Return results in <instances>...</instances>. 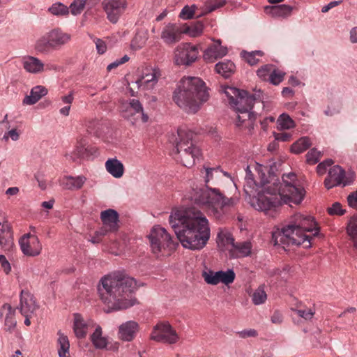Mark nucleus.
I'll use <instances>...</instances> for the list:
<instances>
[{
  "instance_id": "f257e3e1",
  "label": "nucleus",
  "mask_w": 357,
  "mask_h": 357,
  "mask_svg": "<svg viewBox=\"0 0 357 357\" xmlns=\"http://www.w3.org/2000/svg\"><path fill=\"white\" fill-rule=\"evenodd\" d=\"M169 224L183 248L199 250L210 238L208 220L195 207L176 210L169 215Z\"/></svg>"
},
{
  "instance_id": "f03ea898",
  "label": "nucleus",
  "mask_w": 357,
  "mask_h": 357,
  "mask_svg": "<svg viewBox=\"0 0 357 357\" xmlns=\"http://www.w3.org/2000/svg\"><path fill=\"white\" fill-rule=\"evenodd\" d=\"M296 175L289 173L282 176L283 183L277 181L265 188L262 193L252 199V206L258 211H275L282 204L291 203L299 204L303 201L305 190L302 187H296L294 184Z\"/></svg>"
},
{
  "instance_id": "7ed1b4c3",
  "label": "nucleus",
  "mask_w": 357,
  "mask_h": 357,
  "mask_svg": "<svg viewBox=\"0 0 357 357\" xmlns=\"http://www.w3.org/2000/svg\"><path fill=\"white\" fill-rule=\"evenodd\" d=\"M136 289V280L122 272L104 276L98 285L100 298L109 308L107 312L133 306L137 301L132 296Z\"/></svg>"
},
{
  "instance_id": "20e7f679",
  "label": "nucleus",
  "mask_w": 357,
  "mask_h": 357,
  "mask_svg": "<svg viewBox=\"0 0 357 357\" xmlns=\"http://www.w3.org/2000/svg\"><path fill=\"white\" fill-rule=\"evenodd\" d=\"M313 231V236H317L319 228L314 218L310 215L296 213L287 226L273 233L272 238L275 245H282L283 248L290 245H303L307 248L311 246L312 237L305 232Z\"/></svg>"
},
{
  "instance_id": "39448f33",
  "label": "nucleus",
  "mask_w": 357,
  "mask_h": 357,
  "mask_svg": "<svg viewBox=\"0 0 357 357\" xmlns=\"http://www.w3.org/2000/svg\"><path fill=\"white\" fill-rule=\"evenodd\" d=\"M209 98L205 83L199 77H183L174 91L175 103L188 113H196Z\"/></svg>"
},
{
  "instance_id": "423d86ee",
  "label": "nucleus",
  "mask_w": 357,
  "mask_h": 357,
  "mask_svg": "<svg viewBox=\"0 0 357 357\" xmlns=\"http://www.w3.org/2000/svg\"><path fill=\"white\" fill-rule=\"evenodd\" d=\"M192 199L196 204L205 206L218 220L223 219L227 211L239 201L237 197L228 198L218 188L208 185L204 189L197 190Z\"/></svg>"
},
{
  "instance_id": "0eeeda50",
  "label": "nucleus",
  "mask_w": 357,
  "mask_h": 357,
  "mask_svg": "<svg viewBox=\"0 0 357 357\" xmlns=\"http://www.w3.org/2000/svg\"><path fill=\"white\" fill-rule=\"evenodd\" d=\"M195 134L186 128H178L176 133L169 137V141L174 147L172 151L174 158L183 166L191 167L196 158L201 155V150L195 144Z\"/></svg>"
},
{
  "instance_id": "6e6552de",
  "label": "nucleus",
  "mask_w": 357,
  "mask_h": 357,
  "mask_svg": "<svg viewBox=\"0 0 357 357\" xmlns=\"http://www.w3.org/2000/svg\"><path fill=\"white\" fill-rule=\"evenodd\" d=\"M71 36L59 29H54L39 38L35 44V50L41 54H48L51 50H59L68 43Z\"/></svg>"
},
{
  "instance_id": "1a4fd4ad",
  "label": "nucleus",
  "mask_w": 357,
  "mask_h": 357,
  "mask_svg": "<svg viewBox=\"0 0 357 357\" xmlns=\"http://www.w3.org/2000/svg\"><path fill=\"white\" fill-rule=\"evenodd\" d=\"M225 93L228 98L229 105L235 109H252L255 101H261L262 92L261 90L255 94H248L246 91L239 90L234 87H227Z\"/></svg>"
},
{
  "instance_id": "9d476101",
  "label": "nucleus",
  "mask_w": 357,
  "mask_h": 357,
  "mask_svg": "<svg viewBox=\"0 0 357 357\" xmlns=\"http://www.w3.org/2000/svg\"><path fill=\"white\" fill-rule=\"evenodd\" d=\"M152 252L158 255L163 253L165 250L171 251L176 248L178 245L174 243L172 236L167 232L166 229L160 226H155L149 235Z\"/></svg>"
},
{
  "instance_id": "9b49d317",
  "label": "nucleus",
  "mask_w": 357,
  "mask_h": 357,
  "mask_svg": "<svg viewBox=\"0 0 357 357\" xmlns=\"http://www.w3.org/2000/svg\"><path fill=\"white\" fill-rule=\"evenodd\" d=\"M151 340L158 342L173 344L179 340V336L167 321L158 323L153 328Z\"/></svg>"
},
{
  "instance_id": "f8f14e48",
  "label": "nucleus",
  "mask_w": 357,
  "mask_h": 357,
  "mask_svg": "<svg viewBox=\"0 0 357 357\" xmlns=\"http://www.w3.org/2000/svg\"><path fill=\"white\" fill-rule=\"evenodd\" d=\"M199 51L195 45L183 43L174 50V62L177 66H189L197 60Z\"/></svg>"
},
{
  "instance_id": "ddd939ff",
  "label": "nucleus",
  "mask_w": 357,
  "mask_h": 357,
  "mask_svg": "<svg viewBox=\"0 0 357 357\" xmlns=\"http://www.w3.org/2000/svg\"><path fill=\"white\" fill-rule=\"evenodd\" d=\"M355 178L354 172H348L339 165L332 167L328 173V176L324 180V185L327 189H331L335 186H346L351 184Z\"/></svg>"
},
{
  "instance_id": "4468645a",
  "label": "nucleus",
  "mask_w": 357,
  "mask_h": 357,
  "mask_svg": "<svg viewBox=\"0 0 357 357\" xmlns=\"http://www.w3.org/2000/svg\"><path fill=\"white\" fill-rule=\"evenodd\" d=\"M120 111L125 119L140 116L143 123L149 121V116L144 112L142 104L138 99H129L121 103Z\"/></svg>"
},
{
  "instance_id": "2eb2a0df",
  "label": "nucleus",
  "mask_w": 357,
  "mask_h": 357,
  "mask_svg": "<svg viewBox=\"0 0 357 357\" xmlns=\"http://www.w3.org/2000/svg\"><path fill=\"white\" fill-rule=\"evenodd\" d=\"M127 0H103L102 8L108 20L116 24L128 8Z\"/></svg>"
},
{
  "instance_id": "dca6fc26",
  "label": "nucleus",
  "mask_w": 357,
  "mask_h": 357,
  "mask_svg": "<svg viewBox=\"0 0 357 357\" xmlns=\"http://www.w3.org/2000/svg\"><path fill=\"white\" fill-rule=\"evenodd\" d=\"M202 277L208 284L217 285L220 282L229 285L231 284L236 278V274L232 269H228L227 271H213L208 270L202 273Z\"/></svg>"
},
{
  "instance_id": "f3484780",
  "label": "nucleus",
  "mask_w": 357,
  "mask_h": 357,
  "mask_svg": "<svg viewBox=\"0 0 357 357\" xmlns=\"http://www.w3.org/2000/svg\"><path fill=\"white\" fill-rule=\"evenodd\" d=\"M104 229L96 232L97 235H105L107 232H115L119 229V215L116 211L107 209L100 213Z\"/></svg>"
},
{
  "instance_id": "a211bd4d",
  "label": "nucleus",
  "mask_w": 357,
  "mask_h": 357,
  "mask_svg": "<svg viewBox=\"0 0 357 357\" xmlns=\"http://www.w3.org/2000/svg\"><path fill=\"white\" fill-rule=\"evenodd\" d=\"M21 250L24 255L38 256L42 250V245L38 238L31 234L24 235L19 241Z\"/></svg>"
},
{
  "instance_id": "6ab92c4d",
  "label": "nucleus",
  "mask_w": 357,
  "mask_h": 357,
  "mask_svg": "<svg viewBox=\"0 0 357 357\" xmlns=\"http://www.w3.org/2000/svg\"><path fill=\"white\" fill-rule=\"evenodd\" d=\"M183 34L181 26L175 23H168L162 28L160 38L167 45L173 46L181 40Z\"/></svg>"
},
{
  "instance_id": "aec40b11",
  "label": "nucleus",
  "mask_w": 357,
  "mask_h": 357,
  "mask_svg": "<svg viewBox=\"0 0 357 357\" xmlns=\"http://www.w3.org/2000/svg\"><path fill=\"white\" fill-rule=\"evenodd\" d=\"M17 308L22 314H33L38 309V305L33 295L28 291L22 290L20 303Z\"/></svg>"
},
{
  "instance_id": "412c9836",
  "label": "nucleus",
  "mask_w": 357,
  "mask_h": 357,
  "mask_svg": "<svg viewBox=\"0 0 357 357\" xmlns=\"http://www.w3.org/2000/svg\"><path fill=\"white\" fill-rule=\"evenodd\" d=\"M227 52V47L222 46L221 40H217L215 43L210 45L204 51L203 58L208 63H213L217 59L225 56Z\"/></svg>"
},
{
  "instance_id": "4be33fe9",
  "label": "nucleus",
  "mask_w": 357,
  "mask_h": 357,
  "mask_svg": "<svg viewBox=\"0 0 357 357\" xmlns=\"http://www.w3.org/2000/svg\"><path fill=\"white\" fill-rule=\"evenodd\" d=\"M139 329L138 324L135 321H128L119 328V337L123 341H132Z\"/></svg>"
},
{
  "instance_id": "5701e85b",
  "label": "nucleus",
  "mask_w": 357,
  "mask_h": 357,
  "mask_svg": "<svg viewBox=\"0 0 357 357\" xmlns=\"http://www.w3.org/2000/svg\"><path fill=\"white\" fill-rule=\"evenodd\" d=\"M15 314V308L12 307V306L8 303L3 305L0 310V316L5 317L4 324L6 327V330L9 332H12L17 324Z\"/></svg>"
},
{
  "instance_id": "b1692460",
  "label": "nucleus",
  "mask_w": 357,
  "mask_h": 357,
  "mask_svg": "<svg viewBox=\"0 0 357 357\" xmlns=\"http://www.w3.org/2000/svg\"><path fill=\"white\" fill-rule=\"evenodd\" d=\"M251 110L252 109H248L235 110L237 114V126L240 127L244 126L245 127L250 128V129L253 128L254 123L256 120V115Z\"/></svg>"
},
{
  "instance_id": "393cba45",
  "label": "nucleus",
  "mask_w": 357,
  "mask_h": 357,
  "mask_svg": "<svg viewBox=\"0 0 357 357\" xmlns=\"http://www.w3.org/2000/svg\"><path fill=\"white\" fill-rule=\"evenodd\" d=\"M148 71V73L143 74L139 79L136 80L135 84L138 88L149 90L152 89L158 82V72L154 69H151Z\"/></svg>"
},
{
  "instance_id": "a878e982",
  "label": "nucleus",
  "mask_w": 357,
  "mask_h": 357,
  "mask_svg": "<svg viewBox=\"0 0 357 357\" xmlns=\"http://www.w3.org/2000/svg\"><path fill=\"white\" fill-rule=\"evenodd\" d=\"M86 180V178L83 175L77 176H65L62 179L61 185L68 190H79L83 187Z\"/></svg>"
},
{
  "instance_id": "bb28decb",
  "label": "nucleus",
  "mask_w": 357,
  "mask_h": 357,
  "mask_svg": "<svg viewBox=\"0 0 357 357\" xmlns=\"http://www.w3.org/2000/svg\"><path fill=\"white\" fill-rule=\"evenodd\" d=\"M23 67L27 72L36 74L43 71L44 63L36 57L28 56L23 59Z\"/></svg>"
},
{
  "instance_id": "cd10ccee",
  "label": "nucleus",
  "mask_w": 357,
  "mask_h": 357,
  "mask_svg": "<svg viewBox=\"0 0 357 357\" xmlns=\"http://www.w3.org/2000/svg\"><path fill=\"white\" fill-rule=\"evenodd\" d=\"M47 93V89L43 86L33 87L29 96H26L23 100L24 105H31L36 103L42 97Z\"/></svg>"
},
{
  "instance_id": "c85d7f7f",
  "label": "nucleus",
  "mask_w": 357,
  "mask_h": 357,
  "mask_svg": "<svg viewBox=\"0 0 357 357\" xmlns=\"http://www.w3.org/2000/svg\"><path fill=\"white\" fill-rule=\"evenodd\" d=\"M105 167L107 171L115 178H121L124 172L123 163L116 158L107 160Z\"/></svg>"
},
{
  "instance_id": "c756f323",
  "label": "nucleus",
  "mask_w": 357,
  "mask_h": 357,
  "mask_svg": "<svg viewBox=\"0 0 357 357\" xmlns=\"http://www.w3.org/2000/svg\"><path fill=\"white\" fill-rule=\"evenodd\" d=\"M232 255L235 257H245L251 254L252 245L250 241L235 243L233 245Z\"/></svg>"
},
{
  "instance_id": "7c9ffc66",
  "label": "nucleus",
  "mask_w": 357,
  "mask_h": 357,
  "mask_svg": "<svg viewBox=\"0 0 357 357\" xmlns=\"http://www.w3.org/2000/svg\"><path fill=\"white\" fill-rule=\"evenodd\" d=\"M87 324L85 323L80 314H74L73 330L77 338L82 339L86 337L87 333Z\"/></svg>"
},
{
  "instance_id": "2f4dec72",
  "label": "nucleus",
  "mask_w": 357,
  "mask_h": 357,
  "mask_svg": "<svg viewBox=\"0 0 357 357\" xmlns=\"http://www.w3.org/2000/svg\"><path fill=\"white\" fill-rule=\"evenodd\" d=\"M215 70L217 73L221 75L225 78H229L235 73L236 66L232 61L228 60L218 63L215 66Z\"/></svg>"
},
{
  "instance_id": "473e14b6",
  "label": "nucleus",
  "mask_w": 357,
  "mask_h": 357,
  "mask_svg": "<svg viewBox=\"0 0 357 357\" xmlns=\"http://www.w3.org/2000/svg\"><path fill=\"white\" fill-rule=\"evenodd\" d=\"M90 339L93 346L98 349L106 348L108 343L107 339L102 336V328L100 326L96 328Z\"/></svg>"
},
{
  "instance_id": "72a5a7b5",
  "label": "nucleus",
  "mask_w": 357,
  "mask_h": 357,
  "mask_svg": "<svg viewBox=\"0 0 357 357\" xmlns=\"http://www.w3.org/2000/svg\"><path fill=\"white\" fill-rule=\"evenodd\" d=\"M346 231L353 246L357 249V215H354L348 220Z\"/></svg>"
},
{
  "instance_id": "f704fd0d",
  "label": "nucleus",
  "mask_w": 357,
  "mask_h": 357,
  "mask_svg": "<svg viewBox=\"0 0 357 357\" xmlns=\"http://www.w3.org/2000/svg\"><path fill=\"white\" fill-rule=\"evenodd\" d=\"M266 13H270L274 17H286L290 15L292 8L287 5L266 6L264 8Z\"/></svg>"
},
{
  "instance_id": "c9c22d12",
  "label": "nucleus",
  "mask_w": 357,
  "mask_h": 357,
  "mask_svg": "<svg viewBox=\"0 0 357 357\" xmlns=\"http://www.w3.org/2000/svg\"><path fill=\"white\" fill-rule=\"evenodd\" d=\"M90 151L88 147L76 144L75 149L71 153H66L65 156L68 160L75 162L77 159L88 157Z\"/></svg>"
},
{
  "instance_id": "e433bc0d",
  "label": "nucleus",
  "mask_w": 357,
  "mask_h": 357,
  "mask_svg": "<svg viewBox=\"0 0 357 357\" xmlns=\"http://www.w3.org/2000/svg\"><path fill=\"white\" fill-rule=\"evenodd\" d=\"M264 55V53L261 50H256L252 52H247L243 50L241 52V56L250 66L257 65L259 59Z\"/></svg>"
},
{
  "instance_id": "4c0bfd02",
  "label": "nucleus",
  "mask_w": 357,
  "mask_h": 357,
  "mask_svg": "<svg viewBox=\"0 0 357 357\" xmlns=\"http://www.w3.org/2000/svg\"><path fill=\"white\" fill-rule=\"evenodd\" d=\"M59 338H58V354L59 357H70L69 356V349H70V343L68 338L66 335L59 333Z\"/></svg>"
},
{
  "instance_id": "58836bf2",
  "label": "nucleus",
  "mask_w": 357,
  "mask_h": 357,
  "mask_svg": "<svg viewBox=\"0 0 357 357\" xmlns=\"http://www.w3.org/2000/svg\"><path fill=\"white\" fill-rule=\"evenodd\" d=\"M310 146V139L307 137H303L291 145V151L294 153L298 154L307 150Z\"/></svg>"
},
{
  "instance_id": "ea45409f",
  "label": "nucleus",
  "mask_w": 357,
  "mask_h": 357,
  "mask_svg": "<svg viewBox=\"0 0 357 357\" xmlns=\"http://www.w3.org/2000/svg\"><path fill=\"white\" fill-rule=\"evenodd\" d=\"M217 242L222 246L231 245L232 247L235 243L234 238L231 234L226 229H220L217 235Z\"/></svg>"
},
{
  "instance_id": "a19ab883",
  "label": "nucleus",
  "mask_w": 357,
  "mask_h": 357,
  "mask_svg": "<svg viewBox=\"0 0 357 357\" xmlns=\"http://www.w3.org/2000/svg\"><path fill=\"white\" fill-rule=\"evenodd\" d=\"M203 29L202 22L197 21L190 26L185 24L182 30L183 33L188 34L191 37H197L202 34Z\"/></svg>"
},
{
  "instance_id": "79ce46f5",
  "label": "nucleus",
  "mask_w": 357,
  "mask_h": 357,
  "mask_svg": "<svg viewBox=\"0 0 357 357\" xmlns=\"http://www.w3.org/2000/svg\"><path fill=\"white\" fill-rule=\"evenodd\" d=\"M277 123L280 130L290 129L295 126L294 121L287 114H282L278 119Z\"/></svg>"
},
{
  "instance_id": "37998d69",
  "label": "nucleus",
  "mask_w": 357,
  "mask_h": 357,
  "mask_svg": "<svg viewBox=\"0 0 357 357\" xmlns=\"http://www.w3.org/2000/svg\"><path fill=\"white\" fill-rule=\"evenodd\" d=\"M267 298V295L264 289V287L259 286L253 293L252 300L255 305L264 303Z\"/></svg>"
},
{
  "instance_id": "c03bdc74",
  "label": "nucleus",
  "mask_w": 357,
  "mask_h": 357,
  "mask_svg": "<svg viewBox=\"0 0 357 357\" xmlns=\"http://www.w3.org/2000/svg\"><path fill=\"white\" fill-rule=\"evenodd\" d=\"M49 11L54 15H66L69 13V8L61 3H54Z\"/></svg>"
},
{
  "instance_id": "a18cd8bd",
  "label": "nucleus",
  "mask_w": 357,
  "mask_h": 357,
  "mask_svg": "<svg viewBox=\"0 0 357 357\" xmlns=\"http://www.w3.org/2000/svg\"><path fill=\"white\" fill-rule=\"evenodd\" d=\"M0 245L3 251H11L14 246L13 234L1 236Z\"/></svg>"
},
{
  "instance_id": "49530a36",
  "label": "nucleus",
  "mask_w": 357,
  "mask_h": 357,
  "mask_svg": "<svg viewBox=\"0 0 357 357\" xmlns=\"http://www.w3.org/2000/svg\"><path fill=\"white\" fill-rule=\"evenodd\" d=\"M86 1L87 0H74L68 8L70 13L74 15L80 14L85 7Z\"/></svg>"
},
{
  "instance_id": "de8ad7c7",
  "label": "nucleus",
  "mask_w": 357,
  "mask_h": 357,
  "mask_svg": "<svg viewBox=\"0 0 357 357\" xmlns=\"http://www.w3.org/2000/svg\"><path fill=\"white\" fill-rule=\"evenodd\" d=\"M226 3V0H208L206 2V13H211L222 6Z\"/></svg>"
},
{
  "instance_id": "09e8293b",
  "label": "nucleus",
  "mask_w": 357,
  "mask_h": 357,
  "mask_svg": "<svg viewBox=\"0 0 357 357\" xmlns=\"http://www.w3.org/2000/svg\"><path fill=\"white\" fill-rule=\"evenodd\" d=\"M204 169L206 172L205 183L207 184L210 181L213 180L214 176L220 175L222 172V169L220 166L215 167H208L204 166Z\"/></svg>"
},
{
  "instance_id": "8fccbe9b",
  "label": "nucleus",
  "mask_w": 357,
  "mask_h": 357,
  "mask_svg": "<svg viewBox=\"0 0 357 357\" xmlns=\"http://www.w3.org/2000/svg\"><path fill=\"white\" fill-rule=\"evenodd\" d=\"M284 75V73L276 70L273 67L267 81L274 85H278L283 80Z\"/></svg>"
},
{
  "instance_id": "3c124183",
  "label": "nucleus",
  "mask_w": 357,
  "mask_h": 357,
  "mask_svg": "<svg viewBox=\"0 0 357 357\" xmlns=\"http://www.w3.org/2000/svg\"><path fill=\"white\" fill-rule=\"evenodd\" d=\"M273 68V65H264L257 70V74L262 80L267 81Z\"/></svg>"
},
{
  "instance_id": "603ef678",
  "label": "nucleus",
  "mask_w": 357,
  "mask_h": 357,
  "mask_svg": "<svg viewBox=\"0 0 357 357\" xmlns=\"http://www.w3.org/2000/svg\"><path fill=\"white\" fill-rule=\"evenodd\" d=\"M146 41L145 37L141 35H136L131 41V48L134 50H140L144 46Z\"/></svg>"
},
{
  "instance_id": "864d4df0",
  "label": "nucleus",
  "mask_w": 357,
  "mask_h": 357,
  "mask_svg": "<svg viewBox=\"0 0 357 357\" xmlns=\"http://www.w3.org/2000/svg\"><path fill=\"white\" fill-rule=\"evenodd\" d=\"M321 156V152L313 148L306 154V161L307 163L314 165L318 162Z\"/></svg>"
},
{
  "instance_id": "5fc2aeb1",
  "label": "nucleus",
  "mask_w": 357,
  "mask_h": 357,
  "mask_svg": "<svg viewBox=\"0 0 357 357\" xmlns=\"http://www.w3.org/2000/svg\"><path fill=\"white\" fill-rule=\"evenodd\" d=\"M195 6H192L191 7L188 6H185L181 10L179 17L183 20H189L193 17L195 13Z\"/></svg>"
},
{
  "instance_id": "6e6d98bb",
  "label": "nucleus",
  "mask_w": 357,
  "mask_h": 357,
  "mask_svg": "<svg viewBox=\"0 0 357 357\" xmlns=\"http://www.w3.org/2000/svg\"><path fill=\"white\" fill-rule=\"evenodd\" d=\"M330 215H342L345 213V210L342 208V205L339 202H335L331 207L327 209Z\"/></svg>"
},
{
  "instance_id": "4d7b16f0",
  "label": "nucleus",
  "mask_w": 357,
  "mask_h": 357,
  "mask_svg": "<svg viewBox=\"0 0 357 357\" xmlns=\"http://www.w3.org/2000/svg\"><path fill=\"white\" fill-rule=\"evenodd\" d=\"M296 312L299 317L305 320H310L314 314V312L311 309L296 310Z\"/></svg>"
},
{
  "instance_id": "13d9d810",
  "label": "nucleus",
  "mask_w": 357,
  "mask_h": 357,
  "mask_svg": "<svg viewBox=\"0 0 357 357\" xmlns=\"http://www.w3.org/2000/svg\"><path fill=\"white\" fill-rule=\"evenodd\" d=\"M238 336L241 338H246L249 337H257L258 333L255 329H248L242 331L237 332Z\"/></svg>"
},
{
  "instance_id": "bf43d9fd",
  "label": "nucleus",
  "mask_w": 357,
  "mask_h": 357,
  "mask_svg": "<svg viewBox=\"0 0 357 357\" xmlns=\"http://www.w3.org/2000/svg\"><path fill=\"white\" fill-rule=\"evenodd\" d=\"M0 264L3 271L8 274L11 271V266L9 261L6 259V257L3 255H0Z\"/></svg>"
},
{
  "instance_id": "052dcab7",
  "label": "nucleus",
  "mask_w": 357,
  "mask_h": 357,
  "mask_svg": "<svg viewBox=\"0 0 357 357\" xmlns=\"http://www.w3.org/2000/svg\"><path fill=\"white\" fill-rule=\"evenodd\" d=\"M9 137L11 138L13 141H17L20 138V134L17 131V129H12L9 130L8 132H6L3 137V139L6 141H8Z\"/></svg>"
},
{
  "instance_id": "680f3d73",
  "label": "nucleus",
  "mask_w": 357,
  "mask_h": 357,
  "mask_svg": "<svg viewBox=\"0 0 357 357\" xmlns=\"http://www.w3.org/2000/svg\"><path fill=\"white\" fill-rule=\"evenodd\" d=\"M96 50L98 54H104L107 50V45L104 40L100 38H96L95 40Z\"/></svg>"
},
{
  "instance_id": "e2e57ef3",
  "label": "nucleus",
  "mask_w": 357,
  "mask_h": 357,
  "mask_svg": "<svg viewBox=\"0 0 357 357\" xmlns=\"http://www.w3.org/2000/svg\"><path fill=\"white\" fill-rule=\"evenodd\" d=\"M246 183L248 187L250 188H254L256 185L255 181L253 178V175L251 173V171L250 170L249 167H247L246 169V176H245Z\"/></svg>"
},
{
  "instance_id": "0e129e2a",
  "label": "nucleus",
  "mask_w": 357,
  "mask_h": 357,
  "mask_svg": "<svg viewBox=\"0 0 357 357\" xmlns=\"http://www.w3.org/2000/svg\"><path fill=\"white\" fill-rule=\"evenodd\" d=\"M275 139L281 142H288L291 138V135L287 132H274Z\"/></svg>"
},
{
  "instance_id": "69168bd1",
  "label": "nucleus",
  "mask_w": 357,
  "mask_h": 357,
  "mask_svg": "<svg viewBox=\"0 0 357 357\" xmlns=\"http://www.w3.org/2000/svg\"><path fill=\"white\" fill-rule=\"evenodd\" d=\"M271 321L274 324H280L283 321V316L281 312L278 310L274 311L273 313Z\"/></svg>"
},
{
  "instance_id": "338daca9",
  "label": "nucleus",
  "mask_w": 357,
  "mask_h": 357,
  "mask_svg": "<svg viewBox=\"0 0 357 357\" xmlns=\"http://www.w3.org/2000/svg\"><path fill=\"white\" fill-rule=\"evenodd\" d=\"M349 205L352 208H357V190L347 197Z\"/></svg>"
},
{
  "instance_id": "774afa93",
  "label": "nucleus",
  "mask_w": 357,
  "mask_h": 357,
  "mask_svg": "<svg viewBox=\"0 0 357 357\" xmlns=\"http://www.w3.org/2000/svg\"><path fill=\"white\" fill-rule=\"evenodd\" d=\"M275 121V118L273 116H268L265 119H264L262 121H261V128L266 131L268 128V126L269 123H273Z\"/></svg>"
}]
</instances>
